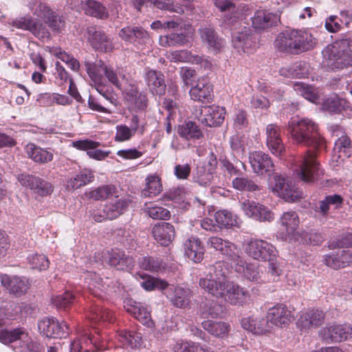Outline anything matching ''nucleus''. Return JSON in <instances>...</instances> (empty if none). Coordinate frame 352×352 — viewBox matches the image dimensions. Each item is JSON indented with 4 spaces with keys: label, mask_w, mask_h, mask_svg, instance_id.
Segmentation results:
<instances>
[{
    "label": "nucleus",
    "mask_w": 352,
    "mask_h": 352,
    "mask_svg": "<svg viewBox=\"0 0 352 352\" xmlns=\"http://www.w3.org/2000/svg\"><path fill=\"white\" fill-rule=\"evenodd\" d=\"M119 36L125 42L146 43L149 40L148 32L142 27L126 26L122 28Z\"/></svg>",
    "instance_id": "473e14b6"
},
{
    "label": "nucleus",
    "mask_w": 352,
    "mask_h": 352,
    "mask_svg": "<svg viewBox=\"0 0 352 352\" xmlns=\"http://www.w3.org/2000/svg\"><path fill=\"white\" fill-rule=\"evenodd\" d=\"M249 161L253 172L258 175L267 174L269 176L274 173V163L271 157L262 151H254L250 154Z\"/></svg>",
    "instance_id": "a211bd4d"
},
{
    "label": "nucleus",
    "mask_w": 352,
    "mask_h": 352,
    "mask_svg": "<svg viewBox=\"0 0 352 352\" xmlns=\"http://www.w3.org/2000/svg\"><path fill=\"white\" fill-rule=\"evenodd\" d=\"M249 296V292L247 290L230 281L223 298L231 305H243L247 302Z\"/></svg>",
    "instance_id": "c756f323"
},
{
    "label": "nucleus",
    "mask_w": 352,
    "mask_h": 352,
    "mask_svg": "<svg viewBox=\"0 0 352 352\" xmlns=\"http://www.w3.org/2000/svg\"><path fill=\"white\" fill-rule=\"evenodd\" d=\"M88 75L91 79L96 91L109 103H113V97L111 94V87L107 84L106 79H102L94 72L88 68Z\"/></svg>",
    "instance_id": "c03bdc74"
},
{
    "label": "nucleus",
    "mask_w": 352,
    "mask_h": 352,
    "mask_svg": "<svg viewBox=\"0 0 352 352\" xmlns=\"http://www.w3.org/2000/svg\"><path fill=\"white\" fill-rule=\"evenodd\" d=\"M322 53L324 62L331 69L352 66V39L337 40L325 47Z\"/></svg>",
    "instance_id": "7ed1b4c3"
},
{
    "label": "nucleus",
    "mask_w": 352,
    "mask_h": 352,
    "mask_svg": "<svg viewBox=\"0 0 352 352\" xmlns=\"http://www.w3.org/2000/svg\"><path fill=\"white\" fill-rule=\"evenodd\" d=\"M8 24L16 29L29 31L39 39L47 38L50 35L45 25L39 19H34L30 15L14 19Z\"/></svg>",
    "instance_id": "1a4fd4ad"
},
{
    "label": "nucleus",
    "mask_w": 352,
    "mask_h": 352,
    "mask_svg": "<svg viewBox=\"0 0 352 352\" xmlns=\"http://www.w3.org/2000/svg\"><path fill=\"white\" fill-rule=\"evenodd\" d=\"M320 334L324 340L341 342L352 338V325L329 324L320 331Z\"/></svg>",
    "instance_id": "f3484780"
},
{
    "label": "nucleus",
    "mask_w": 352,
    "mask_h": 352,
    "mask_svg": "<svg viewBox=\"0 0 352 352\" xmlns=\"http://www.w3.org/2000/svg\"><path fill=\"white\" fill-rule=\"evenodd\" d=\"M25 151L28 156L34 162L39 164H46L53 160L54 155L52 152L37 146L34 144H27Z\"/></svg>",
    "instance_id": "79ce46f5"
},
{
    "label": "nucleus",
    "mask_w": 352,
    "mask_h": 352,
    "mask_svg": "<svg viewBox=\"0 0 352 352\" xmlns=\"http://www.w3.org/2000/svg\"><path fill=\"white\" fill-rule=\"evenodd\" d=\"M201 327L211 336L220 339L226 338L230 331V325L223 321L206 320L201 322Z\"/></svg>",
    "instance_id": "4c0bfd02"
},
{
    "label": "nucleus",
    "mask_w": 352,
    "mask_h": 352,
    "mask_svg": "<svg viewBox=\"0 0 352 352\" xmlns=\"http://www.w3.org/2000/svg\"><path fill=\"white\" fill-rule=\"evenodd\" d=\"M119 340L124 346H129L131 348L139 347L142 342L141 334L133 331H122L119 334Z\"/></svg>",
    "instance_id": "052dcab7"
},
{
    "label": "nucleus",
    "mask_w": 352,
    "mask_h": 352,
    "mask_svg": "<svg viewBox=\"0 0 352 352\" xmlns=\"http://www.w3.org/2000/svg\"><path fill=\"white\" fill-rule=\"evenodd\" d=\"M154 239L162 246H168L175 237V228L166 222L155 224L152 229Z\"/></svg>",
    "instance_id": "7c9ffc66"
},
{
    "label": "nucleus",
    "mask_w": 352,
    "mask_h": 352,
    "mask_svg": "<svg viewBox=\"0 0 352 352\" xmlns=\"http://www.w3.org/2000/svg\"><path fill=\"white\" fill-rule=\"evenodd\" d=\"M242 327L254 334L261 335L270 331L272 325L268 318H244L241 320Z\"/></svg>",
    "instance_id": "72a5a7b5"
},
{
    "label": "nucleus",
    "mask_w": 352,
    "mask_h": 352,
    "mask_svg": "<svg viewBox=\"0 0 352 352\" xmlns=\"http://www.w3.org/2000/svg\"><path fill=\"white\" fill-rule=\"evenodd\" d=\"M316 43L317 40L311 32L302 30H285L274 41L278 50L294 54L311 50Z\"/></svg>",
    "instance_id": "f03ea898"
},
{
    "label": "nucleus",
    "mask_w": 352,
    "mask_h": 352,
    "mask_svg": "<svg viewBox=\"0 0 352 352\" xmlns=\"http://www.w3.org/2000/svg\"><path fill=\"white\" fill-rule=\"evenodd\" d=\"M343 202V198L337 194L327 195L323 200L318 202L316 211L323 217L328 214L330 206H334L336 208H339Z\"/></svg>",
    "instance_id": "8fccbe9b"
},
{
    "label": "nucleus",
    "mask_w": 352,
    "mask_h": 352,
    "mask_svg": "<svg viewBox=\"0 0 352 352\" xmlns=\"http://www.w3.org/2000/svg\"><path fill=\"white\" fill-rule=\"evenodd\" d=\"M226 109L219 106H201L196 110L195 117L206 126L212 127L221 125L225 119Z\"/></svg>",
    "instance_id": "9d476101"
},
{
    "label": "nucleus",
    "mask_w": 352,
    "mask_h": 352,
    "mask_svg": "<svg viewBox=\"0 0 352 352\" xmlns=\"http://www.w3.org/2000/svg\"><path fill=\"white\" fill-rule=\"evenodd\" d=\"M346 101L337 96H333L326 99L322 104L325 111L329 113H337L342 111L344 108Z\"/></svg>",
    "instance_id": "774afa93"
},
{
    "label": "nucleus",
    "mask_w": 352,
    "mask_h": 352,
    "mask_svg": "<svg viewBox=\"0 0 352 352\" xmlns=\"http://www.w3.org/2000/svg\"><path fill=\"white\" fill-rule=\"evenodd\" d=\"M0 342L4 344L16 343L12 346L14 350L15 347L28 345L33 341L24 328H16L10 331L0 329Z\"/></svg>",
    "instance_id": "aec40b11"
},
{
    "label": "nucleus",
    "mask_w": 352,
    "mask_h": 352,
    "mask_svg": "<svg viewBox=\"0 0 352 352\" xmlns=\"http://www.w3.org/2000/svg\"><path fill=\"white\" fill-rule=\"evenodd\" d=\"M175 352H214L210 346H201L198 342L190 340H178L174 347Z\"/></svg>",
    "instance_id": "09e8293b"
},
{
    "label": "nucleus",
    "mask_w": 352,
    "mask_h": 352,
    "mask_svg": "<svg viewBox=\"0 0 352 352\" xmlns=\"http://www.w3.org/2000/svg\"><path fill=\"white\" fill-rule=\"evenodd\" d=\"M91 35L90 41L91 45L97 50L107 52L113 49L112 41L104 32L101 30H89Z\"/></svg>",
    "instance_id": "37998d69"
},
{
    "label": "nucleus",
    "mask_w": 352,
    "mask_h": 352,
    "mask_svg": "<svg viewBox=\"0 0 352 352\" xmlns=\"http://www.w3.org/2000/svg\"><path fill=\"white\" fill-rule=\"evenodd\" d=\"M282 226L285 228V234L283 239L285 241H298L300 233L297 230L299 226L300 220L298 214L295 211L285 212L280 219Z\"/></svg>",
    "instance_id": "2eb2a0df"
},
{
    "label": "nucleus",
    "mask_w": 352,
    "mask_h": 352,
    "mask_svg": "<svg viewBox=\"0 0 352 352\" xmlns=\"http://www.w3.org/2000/svg\"><path fill=\"white\" fill-rule=\"evenodd\" d=\"M130 201L126 199H115L107 202L103 208V213L108 219H113L120 216L129 206Z\"/></svg>",
    "instance_id": "a19ab883"
},
{
    "label": "nucleus",
    "mask_w": 352,
    "mask_h": 352,
    "mask_svg": "<svg viewBox=\"0 0 352 352\" xmlns=\"http://www.w3.org/2000/svg\"><path fill=\"white\" fill-rule=\"evenodd\" d=\"M267 318L272 327L273 325L278 327H285L289 324L292 320L290 311L284 305H276L268 309Z\"/></svg>",
    "instance_id": "cd10ccee"
},
{
    "label": "nucleus",
    "mask_w": 352,
    "mask_h": 352,
    "mask_svg": "<svg viewBox=\"0 0 352 352\" xmlns=\"http://www.w3.org/2000/svg\"><path fill=\"white\" fill-rule=\"evenodd\" d=\"M294 89L297 94L302 96L306 100L316 103L319 98L318 91L313 87L302 82H296Z\"/></svg>",
    "instance_id": "864d4df0"
},
{
    "label": "nucleus",
    "mask_w": 352,
    "mask_h": 352,
    "mask_svg": "<svg viewBox=\"0 0 352 352\" xmlns=\"http://www.w3.org/2000/svg\"><path fill=\"white\" fill-rule=\"evenodd\" d=\"M287 130L296 144L312 147L315 150L324 146L325 142L319 133L318 125L309 119L292 118L288 122Z\"/></svg>",
    "instance_id": "f257e3e1"
},
{
    "label": "nucleus",
    "mask_w": 352,
    "mask_h": 352,
    "mask_svg": "<svg viewBox=\"0 0 352 352\" xmlns=\"http://www.w3.org/2000/svg\"><path fill=\"white\" fill-rule=\"evenodd\" d=\"M124 308L143 324L148 327L152 324L150 311L141 303L129 299L124 301Z\"/></svg>",
    "instance_id": "2f4dec72"
},
{
    "label": "nucleus",
    "mask_w": 352,
    "mask_h": 352,
    "mask_svg": "<svg viewBox=\"0 0 352 352\" xmlns=\"http://www.w3.org/2000/svg\"><path fill=\"white\" fill-rule=\"evenodd\" d=\"M30 10L32 14L43 20H46L50 16L52 11L50 8L45 3L39 0H33L29 3Z\"/></svg>",
    "instance_id": "69168bd1"
},
{
    "label": "nucleus",
    "mask_w": 352,
    "mask_h": 352,
    "mask_svg": "<svg viewBox=\"0 0 352 352\" xmlns=\"http://www.w3.org/2000/svg\"><path fill=\"white\" fill-rule=\"evenodd\" d=\"M85 66L87 73L88 68L89 67L91 72H94L102 79H105L104 78V76L110 83L121 91L129 84L122 70L115 69L113 67L104 64L101 60H97L95 63L85 61Z\"/></svg>",
    "instance_id": "39448f33"
},
{
    "label": "nucleus",
    "mask_w": 352,
    "mask_h": 352,
    "mask_svg": "<svg viewBox=\"0 0 352 352\" xmlns=\"http://www.w3.org/2000/svg\"><path fill=\"white\" fill-rule=\"evenodd\" d=\"M72 144L74 147L79 150H87V154L89 157L97 160H104L109 153V152H104L101 150H94V148H97L100 145V143L98 142L84 140L73 142Z\"/></svg>",
    "instance_id": "58836bf2"
},
{
    "label": "nucleus",
    "mask_w": 352,
    "mask_h": 352,
    "mask_svg": "<svg viewBox=\"0 0 352 352\" xmlns=\"http://www.w3.org/2000/svg\"><path fill=\"white\" fill-rule=\"evenodd\" d=\"M0 278L1 285L16 296H22L29 288L28 280L24 277L2 274Z\"/></svg>",
    "instance_id": "393cba45"
},
{
    "label": "nucleus",
    "mask_w": 352,
    "mask_h": 352,
    "mask_svg": "<svg viewBox=\"0 0 352 352\" xmlns=\"http://www.w3.org/2000/svg\"><path fill=\"white\" fill-rule=\"evenodd\" d=\"M232 187L239 191L254 192L260 191L261 186L253 179L244 176H238L232 181Z\"/></svg>",
    "instance_id": "de8ad7c7"
},
{
    "label": "nucleus",
    "mask_w": 352,
    "mask_h": 352,
    "mask_svg": "<svg viewBox=\"0 0 352 352\" xmlns=\"http://www.w3.org/2000/svg\"><path fill=\"white\" fill-rule=\"evenodd\" d=\"M85 10L87 14L98 19H106L109 15L106 8L100 2L94 0H88L86 2Z\"/></svg>",
    "instance_id": "6e6d98bb"
},
{
    "label": "nucleus",
    "mask_w": 352,
    "mask_h": 352,
    "mask_svg": "<svg viewBox=\"0 0 352 352\" xmlns=\"http://www.w3.org/2000/svg\"><path fill=\"white\" fill-rule=\"evenodd\" d=\"M116 192V188L114 186L105 185L91 190L88 192L87 196L94 200H104L115 195Z\"/></svg>",
    "instance_id": "680f3d73"
},
{
    "label": "nucleus",
    "mask_w": 352,
    "mask_h": 352,
    "mask_svg": "<svg viewBox=\"0 0 352 352\" xmlns=\"http://www.w3.org/2000/svg\"><path fill=\"white\" fill-rule=\"evenodd\" d=\"M94 178L93 173L88 169H83L75 177L69 179L67 182V187L69 190H76L88 183H90Z\"/></svg>",
    "instance_id": "603ef678"
},
{
    "label": "nucleus",
    "mask_w": 352,
    "mask_h": 352,
    "mask_svg": "<svg viewBox=\"0 0 352 352\" xmlns=\"http://www.w3.org/2000/svg\"><path fill=\"white\" fill-rule=\"evenodd\" d=\"M85 283L87 284L88 289L95 296L100 294L98 291L104 289L102 278L95 272H89L85 277Z\"/></svg>",
    "instance_id": "338daca9"
},
{
    "label": "nucleus",
    "mask_w": 352,
    "mask_h": 352,
    "mask_svg": "<svg viewBox=\"0 0 352 352\" xmlns=\"http://www.w3.org/2000/svg\"><path fill=\"white\" fill-rule=\"evenodd\" d=\"M50 53L65 63L74 72H78L80 68V63L77 59L68 54L60 48L54 47L50 50Z\"/></svg>",
    "instance_id": "e2e57ef3"
},
{
    "label": "nucleus",
    "mask_w": 352,
    "mask_h": 352,
    "mask_svg": "<svg viewBox=\"0 0 352 352\" xmlns=\"http://www.w3.org/2000/svg\"><path fill=\"white\" fill-rule=\"evenodd\" d=\"M184 250L186 256L195 263H200L205 252L204 247L197 237L191 236L184 242Z\"/></svg>",
    "instance_id": "c9c22d12"
},
{
    "label": "nucleus",
    "mask_w": 352,
    "mask_h": 352,
    "mask_svg": "<svg viewBox=\"0 0 352 352\" xmlns=\"http://www.w3.org/2000/svg\"><path fill=\"white\" fill-rule=\"evenodd\" d=\"M232 42L234 48L239 52L243 51L245 53H250L256 45L252 31L247 26L234 30L232 34Z\"/></svg>",
    "instance_id": "4468645a"
},
{
    "label": "nucleus",
    "mask_w": 352,
    "mask_h": 352,
    "mask_svg": "<svg viewBox=\"0 0 352 352\" xmlns=\"http://www.w3.org/2000/svg\"><path fill=\"white\" fill-rule=\"evenodd\" d=\"M145 81L153 94L162 96L166 91L164 75L158 71L150 69L144 75Z\"/></svg>",
    "instance_id": "f704fd0d"
},
{
    "label": "nucleus",
    "mask_w": 352,
    "mask_h": 352,
    "mask_svg": "<svg viewBox=\"0 0 352 352\" xmlns=\"http://www.w3.org/2000/svg\"><path fill=\"white\" fill-rule=\"evenodd\" d=\"M269 183L273 192L286 201L294 202L300 197V192L292 181L276 173L270 176Z\"/></svg>",
    "instance_id": "0eeeda50"
},
{
    "label": "nucleus",
    "mask_w": 352,
    "mask_h": 352,
    "mask_svg": "<svg viewBox=\"0 0 352 352\" xmlns=\"http://www.w3.org/2000/svg\"><path fill=\"white\" fill-rule=\"evenodd\" d=\"M267 261H268V267L265 272H263L265 283L277 281L283 272L281 266L276 258H270Z\"/></svg>",
    "instance_id": "4d7b16f0"
},
{
    "label": "nucleus",
    "mask_w": 352,
    "mask_h": 352,
    "mask_svg": "<svg viewBox=\"0 0 352 352\" xmlns=\"http://www.w3.org/2000/svg\"><path fill=\"white\" fill-rule=\"evenodd\" d=\"M215 6L221 12H226L224 21L228 24H234L243 14L245 6L241 4L236 6L229 0H214Z\"/></svg>",
    "instance_id": "bb28decb"
},
{
    "label": "nucleus",
    "mask_w": 352,
    "mask_h": 352,
    "mask_svg": "<svg viewBox=\"0 0 352 352\" xmlns=\"http://www.w3.org/2000/svg\"><path fill=\"white\" fill-rule=\"evenodd\" d=\"M122 92L126 101L139 110H144L148 106V99L144 92H140L137 85L129 83Z\"/></svg>",
    "instance_id": "c85d7f7f"
},
{
    "label": "nucleus",
    "mask_w": 352,
    "mask_h": 352,
    "mask_svg": "<svg viewBox=\"0 0 352 352\" xmlns=\"http://www.w3.org/2000/svg\"><path fill=\"white\" fill-rule=\"evenodd\" d=\"M162 191L161 178L155 175H149L145 179V187L142 190V195L146 197H153Z\"/></svg>",
    "instance_id": "a18cd8bd"
},
{
    "label": "nucleus",
    "mask_w": 352,
    "mask_h": 352,
    "mask_svg": "<svg viewBox=\"0 0 352 352\" xmlns=\"http://www.w3.org/2000/svg\"><path fill=\"white\" fill-rule=\"evenodd\" d=\"M164 294L176 307L186 308L190 305L192 292L188 288L168 284Z\"/></svg>",
    "instance_id": "6ab92c4d"
},
{
    "label": "nucleus",
    "mask_w": 352,
    "mask_h": 352,
    "mask_svg": "<svg viewBox=\"0 0 352 352\" xmlns=\"http://www.w3.org/2000/svg\"><path fill=\"white\" fill-rule=\"evenodd\" d=\"M213 87L208 78H199L195 85H192L189 94L192 100L201 102H209L212 100Z\"/></svg>",
    "instance_id": "4be33fe9"
},
{
    "label": "nucleus",
    "mask_w": 352,
    "mask_h": 352,
    "mask_svg": "<svg viewBox=\"0 0 352 352\" xmlns=\"http://www.w3.org/2000/svg\"><path fill=\"white\" fill-rule=\"evenodd\" d=\"M102 263L104 265L116 267L119 270L130 268L133 265V258L127 256L120 250H103L101 252Z\"/></svg>",
    "instance_id": "ddd939ff"
},
{
    "label": "nucleus",
    "mask_w": 352,
    "mask_h": 352,
    "mask_svg": "<svg viewBox=\"0 0 352 352\" xmlns=\"http://www.w3.org/2000/svg\"><path fill=\"white\" fill-rule=\"evenodd\" d=\"M241 209L245 214L260 221H272L274 219L272 212L263 205L245 200L241 203Z\"/></svg>",
    "instance_id": "dca6fc26"
},
{
    "label": "nucleus",
    "mask_w": 352,
    "mask_h": 352,
    "mask_svg": "<svg viewBox=\"0 0 352 352\" xmlns=\"http://www.w3.org/2000/svg\"><path fill=\"white\" fill-rule=\"evenodd\" d=\"M177 133L186 140H198L202 137V132L198 126L192 121L179 125Z\"/></svg>",
    "instance_id": "3c124183"
},
{
    "label": "nucleus",
    "mask_w": 352,
    "mask_h": 352,
    "mask_svg": "<svg viewBox=\"0 0 352 352\" xmlns=\"http://www.w3.org/2000/svg\"><path fill=\"white\" fill-rule=\"evenodd\" d=\"M17 179L21 185L28 187L41 196H47L52 192V184L38 177L23 173L18 175Z\"/></svg>",
    "instance_id": "412c9836"
},
{
    "label": "nucleus",
    "mask_w": 352,
    "mask_h": 352,
    "mask_svg": "<svg viewBox=\"0 0 352 352\" xmlns=\"http://www.w3.org/2000/svg\"><path fill=\"white\" fill-rule=\"evenodd\" d=\"M207 244L210 248L219 251L223 255L226 256L231 263L233 260L238 259V254H240V250L229 241L224 240L217 236H212L208 239Z\"/></svg>",
    "instance_id": "b1692460"
},
{
    "label": "nucleus",
    "mask_w": 352,
    "mask_h": 352,
    "mask_svg": "<svg viewBox=\"0 0 352 352\" xmlns=\"http://www.w3.org/2000/svg\"><path fill=\"white\" fill-rule=\"evenodd\" d=\"M324 173V170L316 160V153L307 151L297 170L299 179L305 183L311 184L322 179Z\"/></svg>",
    "instance_id": "423d86ee"
},
{
    "label": "nucleus",
    "mask_w": 352,
    "mask_h": 352,
    "mask_svg": "<svg viewBox=\"0 0 352 352\" xmlns=\"http://www.w3.org/2000/svg\"><path fill=\"white\" fill-rule=\"evenodd\" d=\"M344 256V250H338L324 255L323 261L327 266L334 270H339L345 267Z\"/></svg>",
    "instance_id": "5fc2aeb1"
},
{
    "label": "nucleus",
    "mask_w": 352,
    "mask_h": 352,
    "mask_svg": "<svg viewBox=\"0 0 352 352\" xmlns=\"http://www.w3.org/2000/svg\"><path fill=\"white\" fill-rule=\"evenodd\" d=\"M280 129L275 124H269L265 128L266 143L272 154L280 156L285 151V146L280 137Z\"/></svg>",
    "instance_id": "5701e85b"
},
{
    "label": "nucleus",
    "mask_w": 352,
    "mask_h": 352,
    "mask_svg": "<svg viewBox=\"0 0 352 352\" xmlns=\"http://www.w3.org/2000/svg\"><path fill=\"white\" fill-rule=\"evenodd\" d=\"M139 265L142 269L151 272H158L164 268L161 259L152 256L140 258Z\"/></svg>",
    "instance_id": "0e129e2a"
},
{
    "label": "nucleus",
    "mask_w": 352,
    "mask_h": 352,
    "mask_svg": "<svg viewBox=\"0 0 352 352\" xmlns=\"http://www.w3.org/2000/svg\"><path fill=\"white\" fill-rule=\"evenodd\" d=\"M324 318V313L322 311L311 309L302 314L298 322L302 328L318 327L322 324Z\"/></svg>",
    "instance_id": "ea45409f"
},
{
    "label": "nucleus",
    "mask_w": 352,
    "mask_h": 352,
    "mask_svg": "<svg viewBox=\"0 0 352 352\" xmlns=\"http://www.w3.org/2000/svg\"><path fill=\"white\" fill-rule=\"evenodd\" d=\"M280 73L287 78H305L308 76L309 67L304 62H296L288 67L281 68Z\"/></svg>",
    "instance_id": "49530a36"
},
{
    "label": "nucleus",
    "mask_w": 352,
    "mask_h": 352,
    "mask_svg": "<svg viewBox=\"0 0 352 352\" xmlns=\"http://www.w3.org/2000/svg\"><path fill=\"white\" fill-rule=\"evenodd\" d=\"M324 240V235L316 229L304 231L300 234L299 242L305 244L319 245Z\"/></svg>",
    "instance_id": "13d9d810"
},
{
    "label": "nucleus",
    "mask_w": 352,
    "mask_h": 352,
    "mask_svg": "<svg viewBox=\"0 0 352 352\" xmlns=\"http://www.w3.org/2000/svg\"><path fill=\"white\" fill-rule=\"evenodd\" d=\"M231 264L234 265L235 271L243 274L247 280L258 284L265 283L263 271L259 265L247 263L240 254H238V259L233 260Z\"/></svg>",
    "instance_id": "9b49d317"
},
{
    "label": "nucleus",
    "mask_w": 352,
    "mask_h": 352,
    "mask_svg": "<svg viewBox=\"0 0 352 352\" xmlns=\"http://www.w3.org/2000/svg\"><path fill=\"white\" fill-rule=\"evenodd\" d=\"M278 16L265 10H257L252 17V25L255 30H265L277 23Z\"/></svg>",
    "instance_id": "e433bc0d"
},
{
    "label": "nucleus",
    "mask_w": 352,
    "mask_h": 352,
    "mask_svg": "<svg viewBox=\"0 0 352 352\" xmlns=\"http://www.w3.org/2000/svg\"><path fill=\"white\" fill-rule=\"evenodd\" d=\"M335 153H338V157H349L352 154V143L347 136L338 138L333 148Z\"/></svg>",
    "instance_id": "bf43d9fd"
},
{
    "label": "nucleus",
    "mask_w": 352,
    "mask_h": 352,
    "mask_svg": "<svg viewBox=\"0 0 352 352\" xmlns=\"http://www.w3.org/2000/svg\"><path fill=\"white\" fill-rule=\"evenodd\" d=\"M245 252L254 260L266 261L270 258H276V248L262 239H251L244 245Z\"/></svg>",
    "instance_id": "6e6552de"
},
{
    "label": "nucleus",
    "mask_w": 352,
    "mask_h": 352,
    "mask_svg": "<svg viewBox=\"0 0 352 352\" xmlns=\"http://www.w3.org/2000/svg\"><path fill=\"white\" fill-rule=\"evenodd\" d=\"M199 34L203 44L214 52H219L226 44L225 41L219 36L214 29L210 25L199 28Z\"/></svg>",
    "instance_id": "a878e982"
},
{
    "label": "nucleus",
    "mask_w": 352,
    "mask_h": 352,
    "mask_svg": "<svg viewBox=\"0 0 352 352\" xmlns=\"http://www.w3.org/2000/svg\"><path fill=\"white\" fill-rule=\"evenodd\" d=\"M228 269L222 262H217L208 269L205 277L199 279V286L205 292L217 298L225 296L230 281L227 278Z\"/></svg>",
    "instance_id": "20e7f679"
},
{
    "label": "nucleus",
    "mask_w": 352,
    "mask_h": 352,
    "mask_svg": "<svg viewBox=\"0 0 352 352\" xmlns=\"http://www.w3.org/2000/svg\"><path fill=\"white\" fill-rule=\"evenodd\" d=\"M38 328L41 333L47 338H62L68 334L67 325L66 323H60L54 318H45L38 322Z\"/></svg>",
    "instance_id": "f8f14e48"
}]
</instances>
